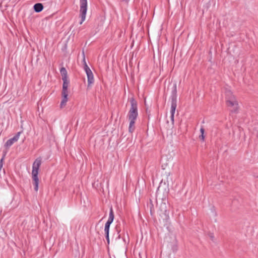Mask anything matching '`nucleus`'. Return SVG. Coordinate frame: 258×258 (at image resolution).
Returning <instances> with one entry per match:
<instances>
[{
    "label": "nucleus",
    "instance_id": "nucleus-4",
    "mask_svg": "<svg viewBox=\"0 0 258 258\" xmlns=\"http://www.w3.org/2000/svg\"><path fill=\"white\" fill-rule=\"evenodd\" d=\"M171 117L173 119L175 109L177 106V86L175 83L172 87V90L171 95Z\"/></svg>",
    "mask_w": 258,
    "mask_h": 258
},
{
    "label": "nucleus",
    "instance_id": "nucleus-25",
    "mask_svg": "<svg viewBox=\"0 0 258 258\" xmlns=\"http://www.w3.org/2000/svg\"><path fill=\"white\" fill-rule=\"evenodd\" d=\"M133 131H134V130H128V132H129L130 133H132L133 132Z\"/></svg>",
    "mask_w": 258,
    "mask_h": 258
},
{
    "label": "nucleus",
    "instance_id": "nucleus-19",
    "mask_svg": "<svg viewBox=\"0 0 258 258\" xmlns=\"http://www.w3.org/2000/svg\"><path fill=\"white\" fill-rule=\"evenodd\" d=\"M3 158L1 159L0 161V176H1L2 169L3 168Z\"/></svg>",
    "mask_w": 258,
    "mask_h": 258
},
{
    "label": "nucleus",
    "instance_id": "nucleus-18",
    "mask_svg": "<svg viewBox=\"0 0 258 258\" xmlns=\"http://www.w3.org/2000/svg\"><path fill=\"white\" fill-rule=\"evenodd\" d=\"M150 204L151 205V206L150 207V213L151 215H153V212L154 211V208H153V205L152 204V201L150 200Z\"/></svg>",
    "mask_w": 258,
    "mask_h": 258
},
{
    "label": "nucleus",
    "instance_id": "nucleus-13",
    "mask_svg": "<svg viewBox=\"0 0 258 258\" xmlns=\"http://www.w3.org/2000/svg\"><path fill=\"white\" fill-rule=\"evenodd\" d=\"M15 141H16V135L14 136L12 138L8 140L5 143V146L7 148L10 147L13 145Z\"/></svg>",
    "mask_w": 258,
    "mask_h": 258
},
{
    "label": "nucleus",
    "instance_id": "nucleus-16",
    "mask_svg": "<svg viewBox=\"0 0 258 258\" xmlns=\"http://www.w3.org/2000/svg\"><path fill=\"white\" fill-rule=\"evenodd\" d=\"M83 54L84 69L85 71H86V70H89L90 68L88 66V65H87L86 62L85 57V54H84V52H83Z\"/></svg>",
    "mask_w": 258,
    "mask_h": 258
},
{
    "label": "nucleus",
    "instance_id": "nucleus-2",
    "mask_svg": "<svg viewBox=\"0 0 258 258\" xmlns=\"http://www.w3.org/2000/svg\"><path fill=\"white\" fill-rule=\"evenodd\" d=\"M42 163V158L39 157L35 159L32 166V176L34 190L36 191L38 189L39 179L38 177V171Z\"/></svg>",
    "mask_w": 258,
    "mask_h": 258
},
{
    "label": "nucleus",
    "instance_id": "nucleus-3",
    "mask_svg": "<svg viewBox=\"0 0 258 258\" xmlns=\"http://www.w3.org/2000/svg\"><path fill=\"white\" fill-rule=\"evenodd\" d=\"M62 80L63 81V84L61 91L62 100L60 104V108H63L66 105V103L68 100V87L70 84V80H69L68 78L62 79Z\"/></svg>",
    "mask_w": 258,
    "mask_h": 258
},
{
    "label": "nucleus",
    "instance_id": "nucleus-1",
    "mask_svg": "<svg viewBox=\"0 0 258 258\" xmlns=\"http://www.w3.org/2000/svg\"><path fill=\"white\" fill-rule=\"evenodd\" d=\"M128 99L131 104V108L128 112L127 117L130 121L129 129H131L134 125L135 120L138 115V103L133 97L130 98Z\"/></svg>",
    "mask_w": 258,
    "mask_h": 258
},
{
    "label": "nucleus",
    "instance_id": "nucleus-20",
    "mask_svg": "<svg viewBox=\"0 0 258 258\" xmlns=\"http://www.w3.org/2000/svg\"><path fill=\"white\" fill-rule=\"evenodd\" d=\"M119 231L117 230L116 237H115V239H119L120 238V235L119 234Z\"/></svg>",
    "mask_w": 258,
    "mask_h": 258
},
{
    "label": "nucleus",
    "instance_id": "nucleus-11",
    "mask_svg": "<svg viewBox=\"0 0 258 258\" xmlns=\"http://www.w3.org/2000/svg\"><path fill=\"white\" fill-rule=\"evenodd\" d=\"M114 218V212L113 211L112 207H111V208H110V210H109V218H108L107 221L106 222V223L111 225V224L113 221Z\"/></svg>",
    "mask_w": 258,
    "mask_h": 258
},
{
    "label": "nucleus",
    "instance_id": "nucleus-21",
    "mask_svg": "<svg viewBox=\"0 0 258 258\" xmlns=\"http://www.w3.org/2000/svg\"><path fill=\"white\" fill-rule=\"evenodd\" d=\"M209 236L210 237V238L212 240H213L214 239V235L213 233H210L209 234Z\"/></svg>",
    "mask_w": 258,
    "mask_h": 258
},
{
    "label": "nucleus",
    "instance_id": "nucleus-6",
    "mask_svg": "<svg viewBox=\"0 0 258 258\" xmlns=\"http://www.w3.org/2000/svg\"><path fill=\"white\" fill-rule=\"evenodd\" d=\"M231 113L237 114L239 112V104L237 100L228 102L226 103Z\"/></svg>",
    "mask_w": 258,
    "mask_h": 258
},
{
    "label": "nucleus",
    "instance_id": "nucleus-7",
    "mask_svg": "<svg viewBox=\"0 0 258 258\" xmlns=\"http://www.w3.org/2000/svg\"><path fill=\"white\" fill-rule=\"evenodd\" d=\"M159 215L160 217L159 221L163 223L164 226H167L169 223V216L168 210H159Z\"/></svg>",
    "mask_w": 258,
    "mask_h": 258
},
{
    "label": "nucleus",
    "instance_id": "nucleus-22",
    "mask_svg": "<svg viewBox=\"0 0 258 258\" xmlns=\"http://www.w3.org/2000/svg\"><path fill=\"white\" fill-rule=\"evenodd\" d=\"M21 128L22 129H23V128H24V121H23V120H21Z\"/></svg>",
    "mask_w": 258,
    "mask_h": 258
},
{
    "label": "nucleus",
    "instance_id": "nucleus-14",
    "mask_svg": "<svg viewBox=\"0 0 258 258\" xmlns=\"http://www.w3.org/2000/svg\"><path fill=\"white\" fill-rule=\"evenodd\" d=\"M159 210H167V205L166 203V200H163L160 203L159 207Z\"/></svg>",
    "mask_w": 258,
    "mask_h": 258
},
{
    "label": "nucleus",
    "instance_id": "nucleus-26",
    "mask_svg": "<svg viewBox=\"0 0 258 258\" xmlns=\"http://www.w3.org/2000/svg\"><path fill=\"white\" fill-rule=\"evenodd\" d=\"M3 173H5V170H4V169H3Z\"/></svg>",
    "mask_w": 258,
    "mask_h": 258
},
{
    "label": "nucleus",
    "instance_id": "nucleus-10",
    "mask_svg": "<svg viewBox=\"0 0 258 258\" xmlns=\"http://www.w3.org/2000/svg\"><path fill=\"white\" fill-rule=\"evenodd\" d=\"M110 226V224L105 223L104 227L105 236L108 244H109L110 242L109 236Z\"/></svg>",
    "mask_w": 258,
    "mask_h": 258
},
{
    "label": "nucleus",
    "instance_id": "nucleus-17",
    "mask_svg": "<svg viewBox=\"0 0 258 258\" xmlns=\"http://www.w3.org/2000/svg\"><path fill=\"white\" fill-rule=\"evenodd\" d=\"M205 130H200L201 132V135L199 136V139L201 140H202L203 141H204L205 139V136H204V132Z\"/></svg>",
    "mask_w": 258,
    "mask_h": 258
},
{
    "label": "nucleus",
    "instance_id": "nucleus-8",
    "mask_svg": "<svg viewBox=\"0 0 258 258\" xmlns=\"http://www.w3.org/2000/svg\"><path fill=\"white\" fill-rule=\"evenodd\" d=\"M225 94L226 103H228V102L237 100L235 96L233 94V93L231 90H226Z\"/></svg>",
    "mask_w": 258,
    "mask_h": 258
},
{
    "label": "nucleus",
    "instance_id": "nucleus-27",
    "mask_svg": "<svg viewBox=\"0 0 258 258\" xmlns=\"http://www.w3.org/2000/svg\"><path fill=\"white\" fill-rule=\"evenodd\" d=\"M25 123V124H27L28 123L27 121H26Z\"/></svg>",
    "mask_w": 258,
    "mask_h": 258
},
{
    "label": "nucleus",
    "instance_id": "nucleus-24",
    "mask_svg": "<svg viewBox=\"0 0 258 258\" xmlns=\"http://www.w3.org/2000/svg\"><path fill=\"white\" fill-rule=\"evenodd\" d=\"M20 134H21V132H18V133H17V139H18L19 136H20Z\"/></svg>",
    "mask_w": 258,
    "mask_h": 258
},
{
    "label": "nucleus",
    "instance_id": "nucleus-5",
    "mask_svg": "<svg viewBox=\"0 0 258 258\" xmlns=\"http://www.w3.org/2000/svg\"><path fill=\"white\" fill-rule=\"evenodd\" d=\"M80 17L81 18V21L80 24H82L85 21L86 15L87 11V0H80Z\"/></svg>",
    "mask_w": 258,
    "mask_h": 258
},
{
    "label": "nucleus",
    "instance_id": "nucleus-9",
    "mask_svg": "<svg viewBox=\"0 0 258 258\" xmlns=\"http://www.w3.org/2000/svg\"><path fill=\"white\" fill-rule=\"evenodd\" d=\"M87 76L88 88L90 87L94 82V76L90 69L85 71Z\"/></svg>",
    "mask_w": 258,
    "mask_h": 258
},
{
    "label": "nucleus",
    "instance_id": "nucleus-12",
    "mask_svg": "<svg viewBox=\"0 0 258 258\" xmlns=\"http://www.w3.org/2000/svg\"><path fill=\"white\" fill-rule=\"evenodd\" d=\"M43 6L41 3H36L33 6L34 11L36 13L41 12L43 9Z\"/></svg>",
    "mask_w": 258,
    "mask_h": 258
},
{
    "label": "nucleus",
    "instance_id": "nucleus-15",
    "mask_svg": "<svg viewBox=\"0 0 258 258\" xmlns=\"http://www.w3.org/2000/svg\"><path fill=\"white\" fill-rule=\"evenodd\" d=\"M60 73L62 76V79L68 78V73L67 71L64 67H62L60 70Z\"/></svg>",
    "mask_w": 258,
    "mask_h": 258
},
{
    "label": "nucleus",
    "instance_id": "nucleus-23",
    "mask_svg": "<svg viewBox=\"0 0 258 258\" xmlns=\"http://www.w3.org/2000/svg\"><path fill=\"white\" fill-rule=\"evenodd\" d=\"M149 112L148 109H146V114L148 115V117H149Z\"/></svg>",
    "mask_w": 258,
    "mask_h": 258
}]
</instances>
